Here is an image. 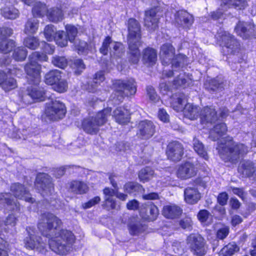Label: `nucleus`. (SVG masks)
<instances>
[{
	"instance_id": "nucleus-1",
	"label": "nucleus",
	"mask_w": 256,
	"mask_h": 256,
	"mask_svg": "<svg viewBox=\"0 0 256 256\" xmlns=\"http://www.w3.org/2000/svg\"><path fill=\"white\" fill-rule=\"evenodd\" d=\"M61 220L52 213L41 215L38 228L44 236L50 238L48 242L50 248L59 254H66L70 250L74 242L72 233L66 230H60Z\"/></svg>"
},
{
	"instance_id": "nucleus-2",
	"label": "nucleus",
	"mask_w": 256,
	"mask_h": 256,
	"mask_svg": "<svg viewBox=\"0 0 256 256\" xmlns=\"http://www.w3.org/2000/svg\"><path fill=\"white\" fill-rule=\"evenodd\" d=\"M175 49L173 46L169 43H166L162 45L160 52V56L163 64H172L173 69L182 67L186 62V57L183 54H178L175 56ZM176 70H173L168 72H164L167 77H170L175 74L174 72Z\"/></svg>"
},
{
	"instance_id": "nucleus-3",
	"label": "nucleus",
	"mask_w": 256,
	"mask_h": 256,
	"mask_svg": "<svg viewBox=\"0 0 256 256\" xmlns=\"http://www.w3.org/2000/svg\"><path fill=\"white\" fill-rule=\"evenodd\" d=\"M128 37L130 60L134 64L139 61L140 52L138 46L140 44V26L138 22L134 18H130L128 21Z\"/></svg>"
},
{
	"instance_id": "nucleus-4",
	"label": "nucleus",
	"mask_w": 256,
	"mask_h": 256,
	"mask_svg": "<svg viewBox=\"0 0 256 256\" xmlns=\"http://www.w3.org/2000/svg\"><path fill=\"white\" fill-rule=\"evenodd\" d=\"M220 158L225 162H234L240 156L246 154L247 148L242 144L235 143L231 138H228L224 144H222L218 148Z\"/></svg>"
},
{
	"instance_id": "nucleus-5",
	"label": "nucleus",
	"mask_w": 256,
	"mask_h": 256,
	"mask_svg": "<svg viewBox=\"0 0 256 256\" xmlns=\"http://www.w3.org/2000/svg\"><path fill=\"white\" fill-rule=\"evenodd\" d=\"M48 59L45 54L38 52H34L30 56V62L25 66L24 70L28 78L34 84H38L40 79V65L38 64V62L46 61Z\"/></svg>"
},
{
	"instance_id": "nucleus-6",
	"label": "nucleus",
	"mask_w": 256,
	"mask_h": 256,
	"mask_svg": "<svg viewBox=\"0 0 256 256\" xmlns=\"http://www.w3.org/2000/svg\"><path fill=\"white\" fill-rule=\"evenodd\" d=\"M172 106L177 111H184L186 117L190 120L196 119L200 115V108L196 106L187 104L184 106L186 102V96L184 94H175L172 98Z\"/></svg>"
},
{
	"instance_id": "nucleus-7",
	"label": "nucleus",
	"mask_w": 256,
	"mask_h": 256,
	"mask_svg": "<svg viewBox=\"0 0 256 256\" xmlns=\"http://www.w3.org/2000/svg\"><path fill=\"white\" fill-rule=\"evenodd\" d=\"M114 86V93L112 97L115 100L116 104L122 102L126 96L134 95L136 92V83L132 78L127 80H118Z\"/></svg>"
},
{
	"instance_id": "nucleus-8",
	"label": "nucleus",
	"mask_w": 256,
	"mask_h": 256,
	"mask_svg": "<svg viewBox=\"0 0 256 256\" xmlns=\"http://www.w3.org/2000/svg\"><path fill=\"white\" fill-rule=\"evenodd\" d=\"M219 41L226 54L236 55L240 51V44L235 37L228 32L218 34Z\"/></svg>"
},
{
	"instance_id": "nucleus-9",
	"label": "nucleus",
	"mask_w": 256,
	"mask_h": 256,
	"mask_svg": "<svg viewBox=\"0 0 256 256\" xmlns=\"http://www.w3.org/2000/svg\"><path fill=\"white\" fill-rule=\"evenodd\" d=\"M66 113L65 106L60 101L52 100L46 103L44 114L49 120H56L62 119Z\"/></svg>"
},
{
	"instance_id": "nucleus-10",
	"label": "nucleus",
	"mask_w": 256,
	"mask_h": 256,
	"mask_svg": "<svg viewBox=\"0 0 256 256\" xmlns=\"http://www.w3.org/2000/svg\"><path fill=\"white\" fill-rule=\"evenodd\" d=\"M26 230L28 236L24 240V247L30 250H36L42 252H44L46 244L40 236L36 234L35 228L28 227Z\"/></svg>"
},
{
	"instance_id": "nucleus-11",
	"label": "nucleus",
	"mask_w": 256,
	"mask_h": 256,
	"mask_svg": "<svg viewBox=\"0 0 256 256\" xmlns=\"http://www.w3.org/2000/svg\"><path fill=\"white\" fill-rule=\"evenodd\" d=\"M35 185L44 196L50 195L54 191L51 178L46 174H40L37 176Z\"/></svg>"
},
{
	"instance_id": "nucleus-12",
	"label": "nucleus",
	"mask_w": 256,
	"mask_h": 256,
	"mask_svg": "<svg viewBox=\"0 0 256 256\" xmlns=\"http://www.w3.org/2000/svg\"><path fill=\"white\" fill-rule=\"evenodd\" d=\"M187 242L194 254L203 256L206 254L204 240L200 235L191 234L188 237Z\"/></svg>"
},
{
	"instance_id": "nucleus-13",
	"label": "nucleus",
	"mask_w": 256,
	"mask_h": 256,
	"mask_svg": "<svg viewBox=\"0 0 256 256\" xmlns=\"http://www.w3.org/2000/svg\"><path fill=\"white\" fill-rule=\"evenodd\" d=\"M234 32L243 39L250 38L256 34V26L252 22L239 21L234 28Z\"/></svg>"
},
{
	"instance_id": "nucleus-14",
	"label": "nucleus",
	"mask_w": 256,
	"mask_h": 256,
	"mask_svg": "<svg viewBox=\"0 0 256 256\" xmlns=\"http://www.w3.org/2000/svg\"><path fill=\"white\" fill-rule=\"evenodd\" d=\"M184 149L182 144L178 142L169 143L166 150L168 158L174 162L180 161L184 154Z\"/></svg>"
},
{
	"instance_id": "nucleus-15",
	"label": "nucleus",
	"mask_w": 256,
	"mask_h": 256,
	"mask_svg": "<svg viewBox=\"0 0 256 256\" xmlns=\"http://www.w3.org/2000/svg\"><path fill=\"white\" fill-rule=\"evenodd\" d=\"M137 135L143 139H148L155 132V126L154 123L148 120L141 121L138 126Z\"/></svg>"
},
{
	"instance_id": "nucleus-16",
	"label": "nucleus",
	"mask_w": 256,
	"mask_h": 256,
	"mask_svg": "<svg viewBox=\"0 0 256 256\" xmlns=\"http://www.w3.org/2000/svg\"><path fill=\"white\" fill-rule=\"evenodd\" d=\"M174 17V22L177 26L184 28H189L194 22L192 16L186 11L176 12Z\"/></svg>"
},
{
	"instance_id": "nucleus-17",
	"label": "nucleus",
	"mask_w": 256,
	"mask_h": 256,
	"mask_svg": "<svg viewBox=\"0 0 256 256\" xmlns=\"http://www.w3.org/2000/svg\"><path fill=\"white\" fill-rule=\"evenodd\" d=\"M196 170L194 164L190 162H186L179 166L176 175L182 180L190 178L196 174Z\"/></svg>"
},
{
	"instance_id": "nucleus-18",
	"label": "nucleus",
	"mask_w": 256,
	"mask_h": 256,
	"mask_svg": "<svg viewBox=\"0 0 256 256\" xmlns=\"http://www.w3.org/2000/svg\"><path fill=\"white\" fill-rule=\"evenodd\" d=\"M10 190L13 192L14 196L20 200H24L30 203H34L35 201L34 198L30 196V194L24 186L18 183L14 184L10 187Z\"/></svg>"
},
{
	"instance_id": "nucleus-19",
	"label": "nucleus",
	"mask_w": 256,
	"mask_h": 256,
	"mask_svg": "<svg viewBox=\"0 0 256 256\" xmlns=\"http://www.w3.org/2000/svg\"><path fill=\"white\" fill-rule=\"evenodd\" d=\"M0 207L8 210H20V204L10 193L0 194Z\"/></svg>"
},
{
	"instance_id": "nucleus-20",
	"label": "nucleus",
	"mask_w": 256,
	"mask_h": 256,
	"mask_svg": "<svg viewBox=\"0 0 256 256\" xmlns=\"http://www.w3.org/2000/svg\"><path fill=\"white\" fill-rule=\"evenodd\" d=\"M200 117L203 124L212 123L218 120L216 110L211 106L204 107L200 110Z\"/></svg>"
},
{
	"instance_id": "nucleus-21",
	"label": "nucleus",
	"mask_w": 256,
	"mask_h": 256,
	"mask_svg": "<svg viewBox=\"0 0 256 256\" xmlns=\"http://www.w3.org/2000/svg\"><path fill=\"white\" fill-rule=\"evenodd\" d=\"M112 117L115 121L120 124H126L130 120V114L128 110L124 107H118L113 112Z\"/></svg>"
},
{
	"instance_id": "nucleus-22",
	"label": "nucleus",
	"mask_w": 256,
	"mask_h": 256,
	"mask_svg": "<svg viewBox=\"0 0 256 256\" xmlns=\"http://www.w3.org/2000/svg\"><path fill=\"white\" fill-rule=\"evenodd\" d=\"M158 18L156 16L155 9L146 11L145 13L144 26L150 30H154L158 28Z\"/></svg>"
},
{
	"instance_id": "nucleus-23",
	"label": "nucleus",
	"mask_w": 256,
	"mask_h": 256,
	"mask_svg": "<svg viewBox=\"0 0 256 256\" xmlns=\"http://www.w3.org/2000/svg\"><path fill=\"white\" fill-rule=\"evenodd\" d=\"M182 210L175 204L166 205L164 206L162 214L168 218L174 219L178 218L182 214Z\"/></svg>"
},
{
	"instance_id": "nucleus-24",
	"label": "nucleus",
	"mask_w": 256,
	"mask_h": 256,
	"mask_svg": "<svg viewBox=\"0 0 256 256\" xmlns=\"http://www.w3.org/2000/svg\"><path fill=\"white\" fill-rule=\"evenodd\" d=\"M0 86L5 90L9 91L16 86V80L4 72L0 70Z\"/></svg>"
},
{
	"instance_id": "nucleus-25",
	"label": "nucleus",
	"mask_w": 256,
	"mask_h": 256,
	"mask_svg": "<svg viewBox=\"0 0 256 256\" xmlns=\"http://www.w3.org/2000/svg\"><path fill=\"white\" fill-rule=\"evenodd\" d=\"M104 194L106 208L108 210L118 209L115 200L114 196H116V192L114 190L106 188L104 190Z\"/></svg>"
},
{
	"instance_id": "nucleus-26",
	"label": "nucleus",
	"mask_w": 256,
	"mask_h": 256,
	"mask_svg": "<svg viewBox=\"0 0 256 256\" xmlns=\"http://www.w3.org/2000/svg\"><path fill=\"white\" fill-rule=\"evenodd\" d=\"M27 91L28 95L33 100L42 101L44 100L45 96H48L47 92H45L43 88H40L36 84L28 87Z\"/></svg>"
},
{
	"instance_id": "nucleus-27",
	"label": "nucleus",
	"mask_w": 256,
	"mask_h": 256,
	"mask_svg": "<svg viewBox=\"0 0 256 256\" xmlns=\"http://www.w3.org/2000/svg\"><path fill=\"white\" fill-rule=\"evenodd\" d=\"M84 130L90 134H96L100 130V126L91 117L84 120L82 123Z\"/></svg>"
},
{
	"instance_id": "nucleus-28",
	"label": "nucleus",
	"mask_w": 256,
	"mask_h": 256,
	"mask_svg": "<svg viewBox=\"0 0 256 256\" xmlns=\"http://www.w3.org/2000/svg\"><path fill=\"white\" fill-rule=\"evenodd\" d=\"M142 60L144 64L150 66H153L157 60L156 51L152 48H146L142 52Z\"/></svg>"
},
{
	"instance_id": "nucleus-29",
	"label": "nucleus",
	"mask_w": 256,
	"mask_h": 256,
	"mask_svg": "<svg viewBox=\"0 0 256 256\" xmlns=\"http://www.w3.org/2000/svg\"><path fill=\"white\" fill-rule=\"evenodd\" d=\"M184 199L186 202L190 204L196 203L200 199V194L194 188L188 187L184 190Z\"/></svg>"
},
{
	"instance_id": "nucleus-30",
	"label": "nucleus",
	"mask_w": 256,
	"mask_h": 256,
	"mask_svg": "<svg viewBox=\"0 0 256 256\" xmlns=\"http://www.w3.org/2000/svg\"><path fill=\"white\" fill-rule=\"evenodd\" d=\"M111 108H106L98 112L94 116H92V118L100 127L104 126L106 123L109 118L111 114Z\"/></svg>"
},
{
	"instance_id": "nucleus-31",
	"label": "nucleus",
	"mask_w": 256,
	"mask_h": 256,
	"mask_svg": "<svg viewBox=\"0 0 256 256\" xmlns=\"http://www.w3.org/2000/svg\"><path fill=\"white\" fill-rule=\"evenodd\" d=\"M74 48L78 54H86L88 51H92L94 48L93 44H88L86 42L76 39L73 42Z\"/></svg>"
},
{
	"instance_id": "nucleus-32",
	"label": "nucleus",
	"mask_w": 256,
	"mask_h": 256,
	"mask_svg": "<svg viewBox=\"0 0 256 256\" xmlns=\"http://www.w3.org/2000/svg\"><path fill=\"white\" fill-rule=\"evenodd\" d=\"M2 16L6 19L15 20L19 17V10L12 6H6L0 9Z\"/></svg>"
},
{
	"instance_id": "nucleus-33",
	"label": "nucleus",
	"mask_w": 256,
	"mask_h": 256,
	"mask_svg": "<svg viewBox=\"0 0 256 256\" xmlns=\"http://www.w3.org/2000/svg\"><path fill=\"white\" fill-rule=\"evenodd\" d=\"M124 54V48L121 43L114 42L112 43V48H110L111 59L117 60L120 59Z\"/></svg>"
},
{
	"instance_id": "nucleus-34",
	"label": "nucleus",
	"mask_w": 256,
	"mask_h": 256,
	"mask_svg": "<svg viewBox=\"0 0 256 256\" xmlns=\"http://www.w3.org/2000/svg\"><path fill=\"white\" fill-rule=\"evenodd\" d=\"M227 128L226 124L220 123L216 125L210 131V136L213 140H216L219 137L225 134Z\"/></svg>"
},
{
	"instance_id": "nucleus-35",
	"label": "nucleus",
	"mask_w": 256,
	"mask_h": 256,
	"mask_svg": "<svg viewBox=\"0 0 256 256\" xmlns=\"http://www.w3.org/2000/svg\"><path fill=\"white\" fill-rule=\"evenodd\" d=\"M16 217L12 214L9 215L4 221L0 218V232H7L8 230L16 225Z\"/></svg>"
},
{
	"instance_id": "nucleus-36",
	"label": "nucleus",
	"mask_w": 256,
	"mask_h": 256,
	"mask_svg": "<svg viewBox=\"0 0 256 256\" xmlns=\"http://www.w3.org/2000/svg\"><path fill=\"white\" fill-rule=\"evenodd\" d=\"M38 28V21L34 18L28 19L24 25V32L26 34H35Z\"/></svg>"
},
{
	"instance_id": "nucleus-37",
	"label": "nucleus",
	"mask_w": 256,
	"mask_h": 256,
	"mask_svg": "<svg viewBox=\"0 0 256 256\" xmlns=\"http://www.w3.org/2000/svg\"><path fill=\"white\" fill-rule=\"evenodd\" d=\"M71 190L76 194H83L86 193L88 190L87 184L80 181H74L70 186Z\"/></svg>"
},
{
	"instance_id": "nucleus-38",
	"label": "nucleus",
	"mask_w": 256,
	"mask_h": 256,
	"mask_svg": "<svg viewBox=\"0 0 256 256\" xmlns=\"http://www.w3.org/2000/svg\"><path fill=\"white\" fill-rule=\"evenodd\" d=\"M238 171L242 174L244 176L250 177L254 173L253 164L250 162H246L242 163L239 166Z\"/></svg>"
},
{
	"instance_id": "nucleus-39",
	"label": "nucleus",
	"mask_w": 256,
	"mask_h": 256,
	"mask_svg": "<svg viewBox=\"0 0 256 256\" xmlns=\"http://www.w3.org/2000/svg\"><path fill=\"white\" fill-rule=\"evenodd\" d=\"M193 148L194 151L200 156L206 160L208 159V156L204 144L196 138L193 140Z\"/></svg>"
},
{
	"instance_id": "nucleus-40",
	"label": "nucleus",
	"mask_w": 256,
	"mask_h": 256,
	"mask_svg": "<svg viewBox=\"0 0 256 256\" xmlns=\"http://www.w3.org/2000/svg\"><path fill=\"white\" fill-rule=\"evenodd\" d=\"M61 78V73L58 70H54L47 73L45 76V82L50 85H54Z\"/></svg>"
},
{
	"instance_id": "nucleus-41",
	"label": "nucleus",
	"mask_w": 256,
	"mask_h": 256,
	"mask_svg": "<svg viewBox=\"0 0 256 256\" xmlns=\"http://www.w3.org/2000/svg\"><path fill=\"white\" fill-rule=\"evenodd\" d=\"M226 81L220 78L212 80L210 83L209 90L212 92L221 91L224 90Z\"/></svg>"
},
{
	"instance_id": "nucleus-42",
	"label": "nucleus",
	"mask_w": 256,
	"mask_h": 256,
	"mask_svg": "<svg viewBox=\"0 0 256 256\" xmlns=\"http://www.w3.org/2000/svg\"><path fill=\"white\" fill-rule=\"evenodd\" d=\"M190 78L188 76L186 75L184 72H181L174 80V85L175 88L186 86L190 84Z\"/></svg>"
},
{
	"instance_id": "nucleus-43",
	"label": "nucleus",
	"mask_w": 256,
	"mask_h": 256,
	"mask_svg": "<svg viewBox=\"0 0 256 256\" xmlns=\"http://www.w3.org/2000/svg\"><path fill=\"white\" fill-rule=\"evenodd\" d=\"M154 174V172L150 168L146 167L139 172L138 178L140 182H145L151 180Z\"/></svg>"
},
{
	"instance_id": "nucleus-44",
	"label": "nucleus",
	"mask_w": 256,
	"mask_h": 256,
	"mask_svg": "<svg viewBox=\"0 0 256 256\" xmlns=\"http://www.w3.org/2000/svg\"><path fill=\"white\" fill-rule=\"evenodd\" d=\"M47 16L50 20L52 22H58L62 20L63 18L62 10L57 8H54L48 10Z\"/></svg>"
},
{
	"instance_id": "nucleus-45",
	"label": "nucleus",
	"mask_w": 256,
	"mask_h": 256,
	"mask_svg": "<svg viewBox=\"0 0 256 256\" xmlns=\"http://www.w3.org/2000/svg\"><path fill=\"white\" fill-rule=\"evenodd\" d=\"M48 8L45 4L41 2H36L32 10L34 16H42L48 12Z\"/></svg>"
},
{
	"instance_id": "nucleus-46",
	"label": "nucleus",
	"mask_w": 256,
	"mask_h": 256,
	"mask_svg": "<svg viewBox=\"0 0 256 256\" xmlns=\"http://www.w3.org/2000/svg\"><path fill=\"white\" fill-rule=\"evenodd\" d=\"M238 250L236 244L234 242L229 243L224 246L219 253L220 256H232Z\"/></svg>"
},
{
	"instance_id": "nucleus-47",
	"label": "nucleus",
	"mask_w": 256,
	"mask_h": 256,
	"mask_svg": "<svg viewBox=\"0 0 256 256\" xmlns=\"http://www.w3.org/2000/svg\"><path fill=\"white\" fill-rule=\"evenodd\" d=\"M16 46L15 42L12 40H2L0 42V51L4 54L11 52Z\"/></svg>"
},
{
	"instance_id": "nucleus-48",
	"label": "nucleus",
	"mask_w": 256,
	"mask_h": 256,
	"mask_svg": "<svg viewBox=\"0 0 256 256\" xmlns=\"http://www.w3.org/2000/svg\"><path fill=\"white\" fill-rule=\"evenodd\" d=\"M24 44L30 49L35 50L40 45L39 40L34 36H28L24 39Z\"/></svg>"
},
{
	"instance_id": "nucleus-49",
	"label": "nucleus",
	"mask_w": 256,
	"mask_h": 256,
	"mask_svg": "<svg viewBox=\"0 0 256 256\" xmlns=\"http://www.w3.org/2000/svg\"><path fill=\"white\" fill-rule=\"evenodd\" d=\"M56 28L52 24L46 26L44 30L45 38L48 41H52L56 35Z\"/></svg>"
},
{
	"instance_id": "nucleus-50",
	"label": "nucleus",
	"mask_w": 256,
	"mask_h": 256,
	"mask_svg": "<svg viewBox=\"0 0 256 256\" xmlns=\"http://www.w3.org/2000/svg\"><path fill=\"white\" fill-rule=\"evenodd\" d=\"M68 36L64 31H58L56 32L54 40L59 46L64 47L68 44Z\"/></svg>"
},
{
	"instance_id": "nucleus-51",
	"label": "nucleus",
	"mask_w": 256,
	"mask_h": 256,
	"mask_svg": "<svg viewBox=\"0 0 256 256\" xmlns=\"http://www.w3.org/2000/svg\"><path fill=\"white\" fill-rule=\"evenodd\" d=\"M68 88V84L67 82L61 78L52 86V88L54 90L60 93L65 92Z\"/></svg>"
},
{
	"instance_id": "nucleus-52",
	"label": "nucleus",
	"mask_w": 256,
	"mask_h": 256,
	"mask_svg": "<svg viewBox=\"0 0 256 256\" xmlns=\"http://www.w3.org/2000/svg\"><path fill=\"white\" fill-rule=\"evenodd\" d=\"M27 56V51L23 47H18L16 48L13 54L14 58L16 60H23Z\"/></svg>"
},
{
	"instance_id": "nucleus-53",
	"label": "nucleus",
	"mask_w": 256,
	"mask_h": 256,
	"mask_svg": "<svg viewBox=\"0 0 256 256\" xmlns=\"http://www.w3.org/2000/svg\"><path fill=\"white\" fill-rule=\"evenodd\" d=\"M66 30L69 41L70 42H73L76 40L75 38L78 34L77 28L74 26L68 24L66 26Z\"/></svg>"
},
{
	"instance_id": "nucleus-54",
	"label": "nucleus",
	"mask_w": 256,
	"mask_h": 256,
	"mask_svg": "<svg viewBox=\"0 0 256 256\" xmlns=\"http://www.w3.org/2000/svg\"><path fill=\"white\" fill-rule=\"evenodd\" d=\"M52 64L60 68H64L68 65L66 59L64 56H54L52 60Z\"/></svg>"
},
{
	"instance_id": "nucleus-55",
	"label": "nucleus",
	"mask_w": 256,
	"mask_h": 256,
	"mask_svg": "<svg viewBox=\"0 0 256 256\" xmlns=\"http://www.w3.org/2000/svg\"><path fill=\"white\" fill-rule=\"evenodd\" d=\"M124 190L129 194L134 193L136 192H139L142 190V186L134 182H128L126 183L124 186Z\"/></svg>"
},
{
	"instance_id": "nucleus-56",
	"label": "nucleus",
	"mask_w": 256,
	"mask_h": 256,
	"mask_svg": "<svg viewBox=\"0 0 256 256\" xmlns=\"http://www.w3.org/2000/svg\"><path fill=\"white\" fill-rule=\"evenodd\" d=\"M114 42L112 41L110 37H106L102 42V46L100 50V52L104 55L107 54L108 48L110 47V48H112V43Z\"/></svg>"
},
{
	"instance_id": "nucleus-57",
	"label": "nucleus",
	"mask_w": 256,
	"mask_h": 256,
	"mask_svg": "<svg viewBox=\"0 0 256 256\" xmlns=\"http://www.w3.org/2000/svg\"><path fill=\"white\" fill-rule=\"evenodd\" d=\"M74 68L75 70L74 72L78 74H80L86 68V66L82 60L77 59L74 60L73 64Z\"/></svg>"
},
{
	"instance_id": "nucleus-58",
	"label": "nucleus",
	"mask_w": 256,
	"mask_h": 256,
	"mask_svg": "<svg viewBox=\"0 0 256 256\" xmlns=\"http://www.w3.org/2000/svg\"><path fill=\"white\" fill-rule=\"evenodd\" d=\"M248 6L246 0H232L230 7L232 6L238 10H244Z\"/></svg>"
},
{
	"instance_id": "nucleus-59",
	"label": "nucleus",
	"mask_w": 256,
	"mask_h": 256,
	"mask_svg": "<svg viewBox=\"0 0 256 256\" xmlns=\"http://www.w3.org/2000/svg\"><path fill=\"white\" fill-rule=\"evenodd\" d=\"M180 225L184 228L190 230L192 225V222L190 218L186 217L180 222Z\"/></svg>"
},
{
	"instance_id": "nucleus-60",
	"label": "nucleus",
	"mask_w": 256,
	"mask_h": 256,
	"mask_svg": "<svg viewBox=\"0 0 256 256\" xmlns=\"http://www.w3.org/2000/svg\"><path fill=\"white\" fill-rule=\"evenodd\" d=\"M150 214L149 220H153L156 218L158 214V208L154 205H150L148 208Z\"/></svg>"
},
{
	"instance_id": "nucleus-61",
	"label": "nucleus",
	"mask_w": 256,
	"mask_h": 256,
	"mask_svg": "<svg viewBox=\"0 0 256 256\" xmlns=\"http://www.w3.org/2000/svg\"><path fill=\"white\" fill-rule=\"evenodd\" d=\"M146 91L150 99L152 102H156L158 100L159 98L156 94L155 90L152 86H148L146 88Z\"/></svg>"
},
{
	"instance_id": "nucleus-62",
	"label": "nucleus",
	"mask_w": 256,
	"mask_h": 256,
	"mask_svg": "<svg viewBox=\"0 0 256 256\" xmlns=\"http://www.w3.org/2000/svg\"><path fill=\"white\" fill-rule=\"evenodd\" d=\"M13 34V30L8 27L0 28V38L3 39L10 36Z\"/></svg>"
},
{
	"instance_id": "nucleus-63",
	"label": "nucleus",
	"mask_w": 256,
	"mask_h": 256,
	"mask_svg": "<svg viewBox=\"0 0 256 256\" xmlns=\"http://www.w3.org/2000/svg\"><path fill=\"white\" fill-rule=\"evenodd\" d=\"M158 116L159 119L164 122H169V115L168 114L167 112L164 109H160L158 112Z\"/></svg>"
},
{
	"instance_id": "nucleus-64",
	"label": "nucleus",
	"mask_w": 256,
	"mask_h": 256,
	"mask_svg": "<svg viewBox=\"0 0 256 256\" xmlns=\"http://www.w3.org/2000/svg\"><path fill=\"white\" fill-rule=\"evenodd\" d=\"M229 233V228L228 227H224L219 229L216 234L217 238L220 240L225 238Z\"/></svg>"
}]
</instances>
